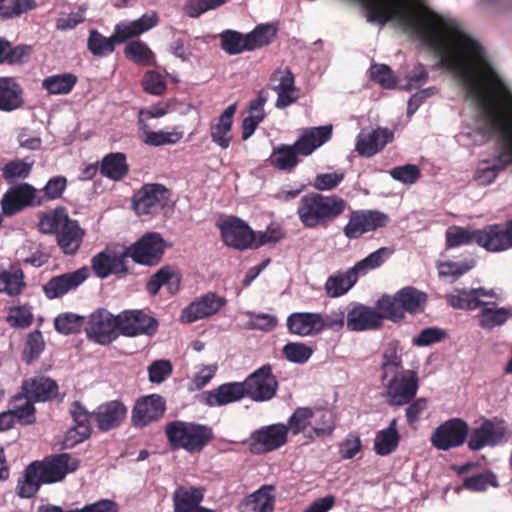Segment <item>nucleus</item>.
<instances>
[{
  "mask_svg": "<svg viewBox=\"0 0 512 512\" xmlns=\"http://www.w3.org/2000/svg\"><path fill=\"white\" fill-rule=\"evenodd\" d=\"M393 253L389 247H381L364 259L358 261L353 267L359 276L365 275L369 270L380 267Z\"/></svg>",
  "mask_w": 512,
  "mask_h": 512,
  "instance_id": "nucleus-50",
  "label": "nucleus"
},
{
  "mask_svg": "<svg viewBox=\"0 0 512 512\" xmlns=\"http://www.w3.org/2000/svg\"><path fill=\"white\" fill-rule=\"evenodd\" d=\"M70 414L74 421V426L68 430L65 444L72 447L91 436L92 412H89L79 401H74L71 404Z\"/></svg>",
  "mask_w": 512,
  "mask_h": 512,
  "instance_id": "nucleus-27",
  "label": "nucleus"
},
{
  "mask_svg": "<svg viewBox=\"0 0 512 512\" xmlns=\"http://www.w3.org/2000/svg\"><path fill=\"white\" fill-rule=\"evenodd\" d=\"M359 275L354 267L346 272L337 271L326 279L324 284L325 294L329 298H339L347 294L357 283Z\"/></svg>",
  "mask_w": 512,
  "mask_h": 512,
  "instance_id": "nucleus-36",
  "label": "nucleus"
},
{
  "mask_svg": "<svg viewBox=\"0 0 512 512\" xmlns=\"http://www.w3.org/2000/svg\"><path fill=\"white\" fill-rule=\"evenodd\" d=\"M204 402L210 407L224 406L240 401L245 396L242 382H228L202 394Z\"/></svg>",
  "mask_w": 512,
  "mask_h": 512,
  "instance_id": "nucleus-33",
  "label": "nucleus"
},
{
  "mask_svg": "<svg viewBox=\"0 0 512 512\" xmlns=\"http://www.w3.org/2000/svg\"><path fill=\"white\" fill-rule=\"evenodd\" d=\"M88 276L89 272L86 267L53 276L43 285V293L50 300L61 298L67 293L76 290Z\"/></svg>",
  "mask_w": 512,
  "mask_h": 512,
  "instance_id": "nucleus-24",
  "label": "nucleus"
},
{
  "mask_svg": "<svg viewBox=\"0 0 512 512\" xmlns=\"http://www.w3.org/2000/svg\"><path fill=\"white\" fill-rule=\"evenodd\" d=\"M221 48L229 55L240 54L246 50V35L234 30H225L220 34Z\"/></svg>",
  "mask_w": 512,
  "mask_h": 512,
  "instance_id": "nucleus-56",
  "label": "nucleus"
},
{
  "mask_svg": "<svg viewBox=\"0 0 512 512\" xmlns=\"http://www.w3.org/2000/svg\"><path fill=\"white\" fill-rule=\"evenodd\" d=\"M399 441L400 434L397 430V419L393 418L387 428L377 432L374 440V451L377 455L387 456L397 449Z\"/></svg>",
  "mask_w": 512,
  "mask_h": 512,
  "instance_id": "nucleus-40",
  "label": "nucleus"
},
{
  "mask_svg": "<svg viewBox=\"0 0 512 512\" xmlns=\"http://www.w3.org/2000/svg\"><path fill=\"white\" fill-rule=\"evenodd\" d=\"M315 426L312 430L305 435L307 439L313 441L315 438H324L330 436L336 426L335 416L332 411L328 409H315Z\"/></svg>",
  "mask_w": 512,
  "mask_h": 512,
  "instance_id": "nucleus-47",
  "label": "nucleus"
},
{
  "mask_svg": "<svg viewBox=\"0 0 512 512\" xmlns=\"http://www.w3.org/2000/svg\"><path fill=\"white\" fill-rule=\"evenodd\" d=\"M226 304L224 297L218 296L214 292H208L195 299L182 310L181 321L184 323H193L218 313Z\"/></svg>",
  "mask_w": 512,
  "mask_h": 512,
  "instance_id": "nucleus-23",
  "label": "nucleus"
},
{
  "mask_svg": "<svg viewBox=\"0 0 512 512\" xmlns=\"http://www.w3.org/2000/svg\"><path fill=\"white\" fill-rule=\"evenodd\" d=\"M84 323V317L73 313H62L54 320L55 329L64 335L79 332Z\"/></svg>",
  "mask_w": 512,
  "mask_h": 512,
  "instance_id": "nucleus-63",
  "label": "nucleus"
},
{
  "mask_svg": "<svg viewBox=\"0 0 512 512\" xmlns=\"http://www.w3.org/2000/svg\"><path fill=\"white\" fill-rule=\"evenodd\" d=\"M477 229L471 230L461 226H451L446 230V247L456 248L460 246L477 244Z\"/></svg>",
  "mask_w": 512,
  "mask_h": 512,
  "instance_id": "nucleus-48",
  "label": "nucleus"
},
{
  "mask_svg": "<svg viewBox=\"0 0 512 512\" xmlns=\"http://www.w3.org/2000/svg\"><path fill=\"white\" fill-rule=\"evenodd\" d=\"M313 348L303 342H288L282 348V354L291 363L304 364L313 355Z\"/></svg>",
  "mask_w": 512,
  "mask_h": 512,
  "instance_id": "nucleus-54",
  "label": "nucleus"
},
{
  "mask_svg": "<svg viewBox=\"0 0 512 512\" xmlns=\"http://www.w3.org/2000/svg\"><path fill=\"white\" fill-rule=\"evenodd\" d=\"M276 36V28L273 25H258L250 33L246 34L247 51L267 46Z\"/></svg>",
  "mask_w": 512,
  "mask_h": 512,
  "instance_id": "nucleus-49",
  "label": "nucleus"
},
{
  "mask_svg": "<svg viewBox=\"0 0 512 512\" xmlns=\"http://www.w3.org/2000/svg\"><path fill=\"white\" fill-rule=\"evenodd\" d=\"M389 221V216L379 210H354L344 227V235L349 239H357L368 232L386 227Z\"/></svg>",
  "mask_w": 512,
  "mask_h": 512,
  "instance_id": "nucleus-14",
  "label": "nucleus"
},
{
  "mask_svg": "<svg viewBox=\"0 0 512 512\" xmlns=\"http://www.w3.org/2000/svg\"><path fill=\"white\" fill-rule=\"evenodd\" d=\"M32 53V46L20 44L12 46V44L3 37H0V64H23Z\"/></svg>",
  "mask_w": 512,
  "mask_h": 512,
  "instance_id": "nucleus-42",
  "label": "nucleus"
},
{
  "mask_svg": "<svg viewBox=\"0 0 512 512\" xmlns=\"http://www.w3.org/2000/svg\"><path fill=\"white\" fill-rule=\"evenodd\" d=\"M85 330L88 338L94 342L101 345L110 344L119 334L117 316H113L106 309H97L90 315Z\"/></svg>",
  "mask_w": 512,
  "mask_h": 512,
  "instance_id": "nucleus-16",
  "label": "nucleus"
},
{
  "mask_svg": "<svg viewBox=\"0 0 512 512\" xmlns=\"http://www.w3.org/2000/svg\"><path fill=\"white\" fill-rule=\"evenodd\" d=\"M489 486L499 487L497 476L491 470H486L483 473L472 475L463 480V487L474 492L486 491Z\"/></svg>",
  "mask_w": 512,
  "mask_h": 512,
  "instance_id": "nucleus-53",
  "label": "nucleus"
},
{
  "mask_svg": "<svg viewBox=\"0 0 512 512\" xmlns=\"http://www.w3.org/2000/svg\"><path fill=\"white\" fill-rule=\"evenodd\" d=\"M237 104L229 105L222 114L213 119L210 123V137L213 143L218 145L221 149L226 150L229 148L232 141V126L234 122V115L236 113Z\"/></svg>",
  "mask_w": 512,
  "mask_h": 512,
  "instance_id": "nucleus-30",
  "label": "nucleus"
},
{
  "mask_svg": "<svg viewBox=\"0 0 512 512\" xmlns=\"http://www.w3.org/2000/svg\"><path fill=\"white\" fill-rule=\"evenodd\" d=\"M393 134L386 128H377L368 133L361 132L356 139L355 150L360 156L372 157L379 153Z\"/></svg>",
  "mask_w": 512,
  "mask_h": 512,
  "instance_id": "nucleus-32",
  "label": "nucleus"
},
{
  "mask_svg": "<svg viewBox=\"0 0 512 512\" xmlns=\"http://www.w3.org/2000/svg\"><path fill=\"white\" fill-rule=\"evenodd\" d=\"M287 439L286 425L272 424L253 431L247 444L252 454L260 455L279 449Z\"/></svg>",
  "mask_w": 512,
  "mask_h": 512,
  "instance_id": "nucleus-15",
  "label": "nucleus"
},
{
  "mask_svg": "<svg viewBox=\"0 0 512 512\" xmlns=\"http://www.w3.org/2000/svg\"><path fill=\"white\" fill-rule=\"evenodd\" d=\"M79 466L80 460L69 453L52 454L35 460L25 467L23 476L18 479L16 494L20 498H32L42 484L61 482Z\"/></svg>",
  "mask_w": 512,
  "mask_h": 512,
  "instance_id": "nucleus-1",
  "label": "nucleus"
},
{
  "mask_svg": "<svg viewBox=\"0 0 512 512\" xmlns=\"http://www.w3.org/2000/svg\"><path fill=\"white\" fill-rule=\"evenodd\" d=\"M125 56L138 65H150L153 53L149 47L141 41H132L125 47Z\"/></svg>",
  "mask_w": 512,
  "mask_h": 512,
  "instance_id": "nucleus-57",
  "label": "nucleus"
},
{
  "mask_svg": "<svg viewBox=\"0 0 512 512\" xmlns=\"http://www.w3.org/2000/svg\"><path fill=\"white\" fill-rule=\"evenodd\" d=\"M140 128L145 134L144 143L150 146L159 147L164 145L176 144L183 138V132L174 129L170 132L165 131H152L148 125L143 121L139 120Z\"/></svg>",
  "mask_w": 512,
  "mask_h": 512,
  "instance_id": "nucleus-45",
  "label": "nucleus"
},
{
  "mask_svg": "<svg viewBox=\"0 0 512 512\" xmlns=\"http://www.w3.org/2000/svg\"><path fill=\"white\" fill-rule=\"evenodd\" d=\"M45 343L42 333L39 330L32 331L28 334L25 348L23 351V360L27 364H31L37 360L43 352Z\"/></svg>",
  "mask_w": 512,
  "mask_h": 512,
  "instance_id": "nucleus-62",
  "label": "nucleus"
},
{
  "mask_svg": "<svg viewBox=\"0 0 512 512\" xmlns=\"http://www.w3.org/2000/svg\"><path fill=\"white\" fill-rule=\"evenodd\" d=\"M477 245L489 252H501L511 248L509 223L491 224L477 229Z\"/></svg>",
  "mask_w": 512,
  "mask_h": 512,
  "instance_id": "nucleus-26",
  "label": "nucleus"
},
{
  "mask_svg": "<svg viewBox=\"0 0 512 512\" xmlns=\"http://www.w3.org/2000/svg\"><path fill=\"white\" fill-rule=\"evenodd\" d=\"M1 209L5 216H13L28 207L43 205L37 189L26 182L12 185L2 196Z\"/></svg>",
  "mask_w": 512,
  "mask_h": 512,
  "instance_id": "nucleus-10",
  "label": "nucleus"
},
{
  "mask_svg": "<svg viewBox=\"0 0 512 512\" xmlns=\"http://www.w3.org/2000/svg\"><path fill=\"white\" fill-rule=\"evenodd\" d=\"M346 321L347 306H340L337 309L331 310L328 314L321 313V333L326 329L340 332L346 326Z\"/></svg>",
  "mask_w": 512,
  "mask_h": 512,
  "instance_id": "nucleus-58",
  "label": "nucleus"
},
{
  "mask_svg": "<svg viewBox=\"0 0 512 512\" xmlns=\"http://www.w3.org/2000/svg\"><path fill=\"white\" fill-rule=\"evenodd\" d=\"M100 173L112 181H120L129 173L126 155L122 152L106 154L100 164Z\"/></svg>",
  "mask_w": 512,
  "mask_h": 512,
  "instance_id": "nucleus-39",
  "label": "nucleus"
},
{
  "mask_svg": "<svg viewBox=\"0 0 512 512\" xmlns=\"http://www.w3.org/2000/svg\"><path fill=\"white\" fill-rule=\"evenodd\" d=\"M127 407L120 400L106 401L92 411V421L100 432L119 428L127 417Z\"/></svg>",
  "mask_w": 512,
  "mask_h": 512,
  "instance_id": "nucleus-22",
  "label": "nucleus"
},
{
  "mask_svg": "<svg viewBox=\"0 0 512 512\" xmlns=\"http://www.w3.org/2000/svg\"><path fill=\"white\" fill-rule=\"evenodd\" d=\"M33 167V162L27 163L20 159L9 161L2 167V177L9 183H14L17 179H26Z\"/></svg>",
  "mask_w": 512,
  "mask_h": 512,
  "instance_id": "nucleus-55",
  "label": "nucleus"
},
{
  "mask_svg": "<svg viewBox=\"0 0 512 512\" xmlns=\"http://www.w3.org/2000/svg\"><path fill=\"white\" fill-rule=\"evenodd\" d=\"M388 316L381 305V297L371 307L359 302L347 306L346 328L351 332L376 331L383 327Z\"/></svg>",
  "mask_w": 512,
  "mask_h": 512,
  "instance_id": "nucleus-7",
  "label": "nucleus"
},
{
  "mask_svg": "<svg viewBox=\"0 0 512 512\" xmlns=\"http://www.w3.org/2000/svg\"><path fill=\"white\" fill-rule=\"evenodd\" d=\"M469 425L462 418H451L441 423L430 437L431 445L437 450L449 451L467 442Z\"/></svg>",
  "mask_w": 512,
  "mask_h": 512,
  "instance_id": "nucleus-11",
  "label": "nucleus"
},
{
  "mask_svg": "<svg viewBox=\"0 0 512 512\" xmlns=\"http://www.w3.org/2000/svg\"><path fill=\"white\" fill-rule=\"evenodd\" d=\"M25 287L24 273L21 269L0 271V293L15 297L20 295Z\"/></svg>",
  "mask_w": 512,
  "mask_h": 512,
  "instance_id": "nucleus-46",
  "label": "nucleus"
},
{
  "mask_svg": "<svg viewBox=\"0 0 512 512\" xmlns=\"http://www.w3.org/2000/svg\"><path fill=\"white\" fill-rule=\"evenodd\" d=\"M119 334L127 337L152 336L157 332L158 321L142 310H125L117 315Z\"/></svg>",
  "mask_w": 512,
  "mask_h": 512,
  "instance_id": "nucleus-17",
  "label": "nucleus"
},
{
  "mask_svg": "<svg viewBox=\"0 0 512 512\" xmlns=\"http://www.w3.org/2000/svg\"><path fill=\"white\" fill-rule=\"evenodd\" d=\"M298 154L292 145L281 144L273 148L271 165L281 171H292L299 163Z\"/></svg>",
  "mask_w": 512,
  "mask_h": 512,
  "instance_id": "nucleus-44",
  "label": "nucleus"
},
{
  "mask_svg": "<svg viewBox=\"0 0 512 512\" xmlns=\"http://www.w3.org/2000/svg\"><path fill=\"white\" fill-rule=\"evenodd\" d=\"M332 137V125L308 128L292 144L300 156H309Z\"/></svg>",
  "mask_w": 512,
  "mask_h": 512,
  "instance_id": "nucleus-29",
  "label": "nucleus"
},
{
  "mask_svg": "<svg viewBox=\"0 0 512 512\" xmlns=\"http://www.w3.org/2000/svg\"><path fill=\"white\" fill-rule=\"evenodd\" d=\"M242 384L245 396L255 402H266L273 399L279 386L270 364L262 365L256 369Z\"/></svg>",
  "mask_w": 512,
  "mask_h": 512,
  "instance_id": "nucleus-9",
  "label": "nucleus"
},
{
  "mask_svg": "<svg viewBox=\"0 0 512 512\" xmlns=\"http://www.w3.org/2000/svg\"><path fill=\"white\" fill-rule=\"evenodd\" d=\"M166 410L164 398L151 394L139 398L133 409L131 421L135 427L143 428L163 417Z\"/></svg>",
  "mask_w": 512,
  "mask_h": 512,
  "instance_id": "nucleus-21",
  "label": "nucleus"
},
{
  "mask_svg": "<svg viewBox=\"0 0 512 512\" xmlns=\"http://www.w3.org/2000/svg\"><path fill=\"white\" fill-rule=\"evenodd\" d=\"M370 79L384 89H392L396 86L397 79L392 69L386 64H373L369 69Z\"/></svg>",
  "mask_w": 512,
  "mask_h": 512,
  "instance_id": "nucleus-61",
  "label": "nucleus"
},
{
  "mask_svg": "<svg viewBox=\"0 0 512 512\" xmlns=\"http://www.w3.org/2000/svg\"><path fill=\"white\" fill-rule=\"evenodd\" d=\"M274 490L275 488L272 485H263L242 502V512H273L275 505Z\"/></svg>",
  "mask_w": 512,
  "mask_h": 512,
  "instance_id": "nucleus-38",
  "label": "nucleus"
},
{
  "mask_svg": "<svg viewBox=\"0 0 512 512\" xmlns=\"http://www.w3.org/2000/svg\"><path fill=\"white\" fill-rule=\"evenodd\" d=\"M158 17L156 13L144 14L137 20L130 23H119L115 26L113 39L116 44L123 43L130 38L136 37L156 26Z\"/></svg>",
  "mask_w": 512,
  "mask_h": 512,
  "instance_id": "nucleus-35",
  "label": "nucleus"
},
{
  "mask_svg": "<svg viewBox=\"0 0 512 512\" xmlns=\"http://www.w3.org/2000/svg\"><path fill=\"white\" fill-rule=\"evenodd\" d=\"M58 394L57 383L48 377L37 376L22 382L21 392L14 396V402L28 398L33 402H45L54 399Z\"/></svg>",
  "mask_w": 512,
  "mask_h": 512,
  "instance_id": "nucleus-25",
  "label": "nucleus"
},
{
  "mask_svg": "<svg viewBox=\"0 0 512 512\" xmlns=\"http://www.w3.org/2000/svg\"><path fill=\"white\" fill-rule=\"evenodd\" d=\"M38 229L43 234H54L59 248L65 255H75L85 237L77 220L70 218L63 206L43 213L38 222Z\"/></svg>",
  "mask_w": 512,
  "mask_h": 512,
  "instance_id": "nucleus-3",
  "label": "nucleus"
},
{
  "mask_svg": "<svg viewBox=\"0 0 512 512\" xmlns=\"http://www.w3.org/2000/svg\"><path fill=\"white\" fill-rule=\"evenodd\" d=\"M490 303L485 302L482 305L480 313L477 315L479 326L483 329H493L495 327L505 324L510 318H512V310L509 308L501 307L494 308L489 307ZM495 305V303H491Z\"/></svg>",
  "mask_w": 512,
  "mask_h": 512,
  "instance_id": "nucleus-41",
  "label": "nucleus"
},
{
  "mask_svg": "<svg viewBox=\"0 0 512 512\" xmlns=\"http://www.w3.org/2000/svg\"><path fill=\"white\" fill-rule=\"evenodd\" d=\"M314 417V409L309 407L296 408L293 414L288 419L286 425L287 433L291 432L293 435L303 433L311 424V421Z\"/></svg>",
  "mask_w": 512,
  "mask_h": 512,
  "instance_id": "nucleus-51",
  "label": "nucleus"
},
{
  "mask_svg": "<svg viewBox=\"0 0 512 512\" xmlns=\"http://www.w3.org/2000/svg\"><path fill=\"white\" fill-rule=\"evenodd\" d=\"M115 45L116 41H114L113 35L105 37L95 29L90 31L87 48L94 56L102 57L112 53Z\"/></svg>",
  "mask_w": 512,
  "mask_h": 512,
  "instance_id": "nucleus-52",
  "label": "nucleus"
},
{
  "mask_svg": "<svg viewBox=\"0 0 512 512\" xmlns=\"http://www.w3.org/2000/svg\"><path fill=\"white\" fill-rule=\"evenodd\" d=\"M380 380L385 383L386 380L401 375L403 371V360L399 342L390 341L383 350L380 363Z\"/></svg>",
  "mask_w": 512,
  "mask_h": 512,
  "instance_id": "nucleus-34",
  "label": "nucleus"
},
{
  "mask_svg": "<svg viewBox=\"0 0 512 512\" xmlns=\"http://www.w3.org/2000/svg\"><path fill=\"white\" fill-rule=\"evenodd\" d=\"M165 434L173 450L184 449L189 453L201 452L214 438L208 425L181 420L169 422Z\"/></svg>",
  "mask_w": 512,
  "mask_h": 512,
  "instance_id": "nucleus-5",
  "label": "nucleus"
},
{
  "mask_svg": "<svg viewBox=\"0 0 512 512\" xmlns=\"http://www.w3.org/2000/svg\"><path fill=\"white\" fill-rule=\"evenodd\" d=\"M321 313L294 312L287 317L289 333L301 337H314L321 334Z\"/></svg>",
  "mask_w": 512,
  "mask_h": 512,
  "instance_id": "nucleus-28",
  "label": "nucleus"
},
{
  "mask_svg": "<svg viewBox=\"0 0 512 512\" xmlns=\"http://www.w3.org/2000/svg\"><path fill=\"white\" fill-rule=\"evenodd\" d=\"M166 244L159 233L150 232L143 235L138 241L125 248L128 258L131 257L135 263L155 266L161 261L165 252Z\"/></svg>",
  "mask_w": 512,
  "mask_h": 512,
  "instance_id": "nucleus-12",
  "label": "nucleus"
},
{
  "mask_svg": "<svg viewBox=\"0 0 512 512\" xmlns=\"http://www.w3.org/2000/svg\"><path fill=\"white\" fill-rule=\"evenodd\" d=\"M170 191L162 184H145L133 196L137 214L148 215L162 210L169 202Z\"/></svg>",
  "mask_w": 512,
  "mask_h": 512,
  "instance_id": "nucleus-18",
  "label": "nucleus"
},
{
  "mask_svg": "<svg viewBox=\"0 0 512 512\" xmlns=\"http://www.w3.org/2000/svg\"><path fill=\"white\" fill-rule=\"evenodd\" d=\"M222 241L240 251L257 249L265 244L277 243L283 238L278 230L255 233L251 227L236 216H228L217 222Z\"/></svg>",
  "mask_w": 512,
  "mask_h": 512,
  "instance_id": "nucleus-4",
  "label": "nucleus"
},
{
  "mask_svg": "<svg viewBox=\"0 0 512 512\" xmlns=\"http://www.w3.org/2000/svg\"><path fill=\"white\" fill-rule=\"evenodd\" d=\"M32 0H0V18L8 19L19 16L36 7Z\"/></svg>",
  "mask_w": 512,
  "mask_h": 512,
  "instance_id": "nucleus-60",
  "label": "nucleus"
},
{
  "mask_svg": "<svg viewBox=\"0 0 512 512\" xmlns=\"http://www.w3.org/2000/svg\"><path fill=\"white\" fill-rule=\"evenodd\" d=\"M23 400V404H18V402H14L13 396L10 401L12 409H10L9 412L13 415L14 423L18 420L23 425L33 424L36 421L34 402L28 398H24Z\"/></svg>",
  "mask_w": 512,
  "mask_h": 512,
  "instance_id": "nucleus-59",
  "label": "nucleus"
},
{
  "mask_svg": "<svg viewBox=\"0 0 512 512\" xmlns=\"http://www.w3.org/2000/svg\"><path fill=\"white\" fill-rule=\"evenodd\" d=\"M382 384L385 388L386 403L391 407H401L416 397L419 377L417 371L406 369L401 375L392 377Z\"/></svg>",
  "mask_w": 512,
  "mask_h": 512,
  "instance_id": "nucleus-8",
  "label": "nucleus"
},
{
  "mask_svg": "<svg viewBox=\"0 0 512 512\" xmlns=\"http://www.w3.org/2000/svg\"><path fill=\"white\" fill-rule=\"evenodd\" d=\"M427 301V294L413 286L403 287L393 295L383 294L381 296L383 310L388 316V321L393 323L404 321L406 313L411 315L423 313Z\"/></svg>",
  "mask_w": 512,
  "mask_h": 512,
  "instance_id": "nucleus-6",
  "label": "nucleus"
},
{
  "mask_svg": "<svg viewBox=\"0 0 512 512\" xmlns=\"http://www.w3.org/2000/svg\"><path fill=\"white\" fill-rule=\"evenodd\" d=\"M205 493L203 486L178 485L172 493L173 512H193L201 506Z\"/></svg>",
  "mask_w": 512,
  "mask_h": 512,
  "instance_id": "nucleus-31",
  "label": "nucleus"
},
{
  "mask_svg": "<svg viewBox=\"0 0 512 512\" xmlns=\"http://www.w3.org/2000/svg\"><path fill=\"white\" fill-rule=\"evenodd\" d=\"M24 103L22 86L14 77H0V110L11 112Z\"/></svg>",
  "mask_w": 512,
  "mask_h": 512,
  "instance_id": "nucleus-37",
  "label": "nucleus"
},
{
  "mask_svg": "<svg viewBox=\"0 0 512 512\" xmlns=\"http://www.w3.org/2000/svg\"><path fill=\"white\" fill-rule=\"evenodd\" d=\"M77 81V76L73 73L51 75L43 79L42 88L51 95H66L73 90Z\"/></svg>",
  "mask_w": 512,
  "mask_h": 512,
  "instance_id": "nucleus-43",
  "label": "nucleus"
},
{
  "mask_svg": "<svg viewBox=\"0 0 512 512\" xmlns=\"http://www.w3.org/2000/svg\"><path fill=\"white\" fill-rule=\"evenodd\" d=\"M347 206V201L338 195L309 192L300 198L296 214L305 228H327L345 212Z\"/></svg>",
  "mask_w": 512,
  "mask_h": 512,
  "instance_id": "nucleus-2",
  "label": "nucleus"
},
{
  "mask_svg": "<svg viewBox=\"0 0 512 512\" xmlns=\"http://www.w3.org/2000/svg\"><path fill=\"white\" fill-rule=\"evenodd\" d=\"M448 304L455 309L462 310H475L482 305H485V302L478 299L477 297H472L469 290L463 289L459 292V294H449L446 296Z\"/></svg>",
  "mask_w": 512,
  "mask_h": 512,
  "instance_id": "nucleus-64",
  "label": "nucleus"
},
{
  "mask_svg": "<svg viewBox=\"0 0 512 512\" xmlns=\"http://www.w3.org/2000/svg\"><path fill=\"white\" fill-rule=\"evenodd\" d=\"M269 89L277 93L275 106L284 109L299 99L300 90L295 85V77L288 68H278L269 77Z\"/></svg>",
  "mask_w": 512,
  "mask_h": 512,
  "instance_id": "nucleus-19",
  "label": "nucleus"
},
{
  "mask_svg": "<svg viewBox=\"0 0 512 512\" xmlns=\"http://www.w3.org/2000/svg\"><path fill=\"white\" fill-rule=\"evenodd\" d=\"M506 428L492 419H484L481 424L469 430L467 439L471 451H479L484 447L498 445L506 435Z\"/></svg>",
  "mask_w": 512,
  "mask_h": 512,
  "instance_id": "nucleus-20",
  "label": "nucleus"
},
{
  "mask_svg": "<svg viewBox=\"0 0 512 512\" xmlns=\"http://www.w3.org/2000/svg\"><path fill=\"white\" fill-rule=\"evenodd\" d=\"M91 268L100 279L108 278L112 274L118 278L125 277L130 272L128 253L125 249L117 252L107 247L92 257Z\"/></svg>",
  "mask_w": 512,
  "mask_h": 512,
  "instance_id": "nucleus-13",
  "label": "nucleus"
}]
</instances>
